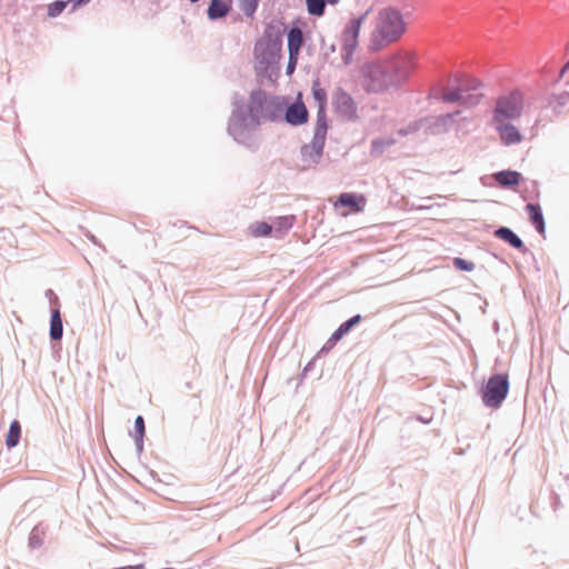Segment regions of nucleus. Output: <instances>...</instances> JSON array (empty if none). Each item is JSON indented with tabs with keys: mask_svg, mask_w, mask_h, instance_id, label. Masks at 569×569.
Returning a JSON list of instances; mask_svg holds the SVG:
<instances>
[{
	"mask_svg": "<svg viewBox=\"0 0 569 569\" xmlns=\"http://www.w3.org/2000/svg\"><path fill=\"white\" fill-rule=\"evenodd\" d=\"M406 22L400 11L392 8L381 10L375 21L371 32L369 48L372 51L398 41L406 32Z\"/></svg>",
	"mask_w": 569,
	"mask_h": 569,
	"instance_id": "nucleus-1",
	"label": "nucleus"
},
{
	"mask_svg": "<svg viewBox=\"0 0 569 569\" xmlns=\"http://www.w3.org/2000/svg\"><path fill=\"white\" fill-rule=\"evenodd\" d=\"M281 46V37L273 27L268 26L254 46L256 69L273 70L280 60Z\"/></svg>",
	"mask_w": 569,
	"mask_h": 569,
	"instance_id": "nucleus-2",
	"label": "nucleus"
},
{
	"mask_svg": "<svg viewBox=\"0 0 569 569\" xmlns=\"http://www.w3.org/2000/svg\"><path fill=\"white\" fill-rule=\"evenodd\" d=\"M280 112V106L274 98L268 97L262 91L251 94L249 114L253 123L274 120Z\"/></svg>",
	"mask_w": 569,
	"mask_h": 569,
	"instance_id": "nucleus-3",
	"label": "nucleus"
},
{
	"mask_svg": "<svg viewBox=\"0 0 569 569\" xmlns=\"http://www.w3.org/2000/svg\"><path fill=\"white\" fill-rule=\"evenodd\" d=\"M508 390L509 381L507 375L499 373L490 377L483 390V403L491 408L499 407L507 397Z\"/></svg>",
	"mask_w": 569,
	"mask_h": 569,
	"instance_id": "nucleus-4",
	"label": "nucleus"
},
{
	"mask_svg": "<svg viewBox=\"0 0 569 569\" xmlns=\"http://www.w3.org/2000/svg\"><path fill=\"white\" fill-rule=\"evenodd\" d=\"M422 68H425V66L421 63L420 58L411 50H399L390 54L386 59L385 64V69L389 71H411Z\"/></svg>",
	"mask_w": 569,
	"mask_h": 569,
	"instance_id": "nucleus-5",
	"label": "nucleus"
},
{
	"mask_svg": "<svg viewBox=\"0 0 569 569\" xmlns=\"http://www.w3.org/2000/svg\"><path fill=\"white\" fill-rule=\"evenodd\" d=\"M521 98L518 93H511L498 100L495 110L493 122H505L507 119H515L520 116Z\"/></svg>",
	"mask_w": 569,
	"mask_h": 569,
	"instance_id": "nucleus-6",
	"label": "nucleus"
},
{
	"mask_svg": "<svg viewBox=\"0 0 569 569\" xmlns=\"http://www.w3.org/2000/svg\"><path fill=\"white\" fill-rule=\"evenodd\" d=\"M332 104L336 113L348 121L358 119L357 106L352 97L346 91L338 89L332 96Z\"/></svg>",
	"mask_w": 569,
	"mask_h": 569,
	"instance_id": "nucleus-7",
	"label": "nucleus"
},
{
	"mask_svg": "<svg viewBox=\"0 0 569 569\" xmlns=\"http://www.w3.org/2000/svg\"><path fill=\"white\" fill-rule=\"evenodd\" d=\"M367 204V198L361 193L345 192L341 193L338 199L333 202L335 209L346 207L349 210L341 212L343 217L350 213L361 212Z\"/></svg>",
	"mask_w": 569,
	"mask_h": 569,
	"instance_id": "nucleus-8",
	"label": "nucleus"
},
{
	"mask_svg": "<svg viewBox=\"0 0 569 569\" xmlns=\"http://www.w3.org/2000/svg\"><path fill=\"white\" fill-rule=\"evenodd\" d=\"M303 44V34L301 29L292 28L288 33L289 61L287 71H293L297 66L298 56Z\"/></svg>",
	"mask_w": 569,
	"mask_h": 569,
	"instance_id": "nucleus-9",
	"label": "nucleus"
},
{
	"mask_svg": "<svg viewBox=\"0 0 569 569\" xmlns=\"http://www.w3.org/2000/svg\"><path fill=\"white\" fill-rule=\"evenodd\" d=\"M391 76L392 73H363L361 82L368 92H379L387 87Z\"/></svg>",
	"mask_w": 569,
	"mask_h": 569,
	"instance_id": "nucleus-10",
	"label": "nucleus"
},
{
	"mask_svg": "<svg viewBox=\"0 0 569 569\" xmlns=\"http://www.w3.org/2000/svg\"><path fill=\"white\" fill-rule=\"evenodd\" d=\"M495 123L496 129L499 132L500 139L505 144L510 146L519 143L522 140L519 130L515 126L505 122Z\"/></svg>",
	"mask_w": 569,
	"mask_h": 569,
	"instance_id": "nucleus-11",
	"label": "nucleus"
},
{
	"mask_svg": "<svg viewBox=\"0 0 569 569\" xmlns=\"http://www.w3.org/2000/svg\"><path fill=\"white\" fill-rule=\"evenodd\" d=\"M286 120L293 126L308 121V111L303 103H293L286 111Z\"/></svg>",
	"mask_w": 569,
	"mask_h": 569,
	"instance_id": "nucleus-12",
	"label": "nucleus"
},
{
	"mask_svg": "<svg viewBox=\"0 0 569 569\" xmlns=\"http://www.w3.org/2000/svg\"><path fill=\"white\" fill-rule=\"evenodd\" d=\"M328 131L327 113L326 110H318L317 123L315 128V136L312 143L318 147H322Z\"/></svg>",
	"mask_w": 569,
	"mask_h": 569,
	"instance_id": "nucleus-13",
	"label": "nucleus"
},
{
	"mask_svg": "<svg viewBox=\"0 0 569 569\" xmlns=\"http://www.w3.org/2000/svg\"><path fill=\"white\" fill-rule=\"evenodd\" d=\"M360 26L361 19H353L346 27L343 31V41L346 47L353 48L356 46Z\"/></svg>",
	"mask_w": 569,
	"mask_h": 569,
	"instance_id": "nucleus-14",
	"label": "nucleus"
},
{
	"mask_svg": "<svg viewBox=\"0 0 569 569\" xmlns=\"http://www.w3.org/2000/svg\"><path fill=\"white\" fill-rule=\"evenodd\" d=\"M526 210L529 214L531 223L535 226L537 231L540 234H543L546 231V226L540 207L538 204L529 203L527 204Z\"/></svg>",
	"mask_w": 569,
	"mask_h": 569,
	"instance_id": "nucleus-15",
	"label": "nucleus"
},
{
	"mask_svg": "<svg viewBox=\"0 0 569 569\" xmlns=\"http://www.w3.org/2000/svg\"><path fill=\"white\" fill-rule=\"evenodd\" d=\"M496 237L508 242L511 247L522 250L525 244L522 240L509 228L501 227L495 232Z\"/></svg>",
	"mask_w": 569,
	"mask_h": 569,
	"instance_id": "nucleus-16",
	"label": "nucleus"
},
{
	"mask_svg": "<svg viewBox=\"0 0 569 569\" xmlns=\"http://www.w3.org/2000/svg\"><path fill=\"white\" fill-rule=\"evenodd\" d=\"M496 181L503 187L516 186L521 180V174L517 171L505 170L495 174Z\"/></svg>",
	"mask_w": 569,
	"mask_h": 569,
	"instance_id": "nucleus-17",
	"label": "nucleus"
},
{
	"mask_svg": "<svg viewBox=\"0 0 569 569\" xmlns=\"http://www.w3.org/2000/svg\"><path fill=\"white\" fill-rule=\"evenodd\" d=\"M361 317L359 315L350 318L348 321L343 322L330 337L329 341L332 343L338 342L346 333L349 332V330L360 322Z\"/></svg>",
	"mask_w": 569,
	"mask_h": 569,
	"instance_id": "nucleus-18",
	"label": "nucleus"
},
{
	"mask_svg": "<svg viewBox=\"0 0 569 569\" xmlns=\"http://www.w3.org/2000/svg\"><path fill=\"white\" fill-rule=\"evenodd\" d=\"M62 320L60 316V311L58 309H54L51 312V320H50V337L52 340H59L62 337Z\"/></svg>",
	"mask_w": 569,
	"mask_h": 569,
	"instance_id": "nucleus-19",
	"label": "nucleus"
},
{
	"mask_svg": "<svg viewBox=\"0 0 569 569\" xmlns=\"http://www.w3.org/2000/svg\"><path fill=\"white\" fill-rule=\"evenodd\" d=\"M228 11L229 8L222 0H211L208 8V16L210 19H218L224 17Z\"/></svg>",
	"mask_w": 569,
	"mask_h": 569,
	"instance_id": "nucleus-20",
	"label": "nucleus"
},
{
	"mask_svg": "<svg viewBox=\"0 0 569 569\" xmlns=\"http://www.w3.org/2000/svg\"><path fill=\"white\" fill-rule=\"evenodd\" d=\"M273 230V227L264 221H257L249 227V233L253 238L267 237Z\"/></svg>",
	"mask_w": 569,
	"mask_h": 569,
	"instance_id": "nucleus-21",
	"label": "nucleus"
},
{
	"mask_svg": "<svg viewBox=\"0 0 569 569\" xmlns=\"http://www.w3.org/2000/svg\"><path fill=\"white\" fill-rule=\"evenodd\" d=\"M21 436V426L18 420L11 422L9 431L6 437V445L8 448H13L18 445Z\"/></svg>",
	"mask_w": 569,
	"mask_h": 569,
	"instance_id": "nucleus-22",
	"label": "nucleus"
},
{
	"mask_svg": "<svg viewBox=\"0 0 569 569\" xmlns=\"http://www.w3.org/2000/svg\"><path fill=\"white\" fill-rule=\"evenodd\" d=\"M293 222H295L293 216H283V217L276 218L273 221V224H271V226L273 227V230L276 231V233L281 234V233L287 232L289 229H291V227L293 226Z\"/></svg>",
	"mask_w": 569,
	"mask_h": 569,
	"instance_id": "nucleus-23",
	"label": "nucleus"
},
{
	"mask_svg": "<svg viewBox=\"0 0 569 569\" xmlns=\"http://www.w3.org/2000/svg\"><path fill=\"white\" fill-rule=\"evenodd\" d=\"M313 99L318 104V110H326L327 106V92L320 87L319 81H315L312 86Z\"/></svg>",
	"mask_w": 569,
	"mask_h": 569,
	"instance_id": "nucleus-24",
	"label": "nucleus"
},
{
	"mask_svg": "<svg viewBox=\"0 0 569 569\" xmlns=\"http://www.w3.org/2000/svg\"><path fill=\"white\" fill-rule=\"evenodd\" d=\"M307 11L310 16L321 17L325 13V0H306Z\"/></svg>",
	"mask_w": 569,
	"mask_h": 569,
	"instance_id": "nucleus-25",
	"label": "nucleus"
},
{
	"mask_svg": "<svg viewBox=\"0 0 569 569\" xmlns=\"http://www.w3.org/2000/svg\"><path fill=\"white\" fill-rule=\"evenodd\" d=\"M481 94H468L467 90L465 89H458L455 97H449L450 100L457 99L461 100L463 103H477L479 101Z\"/></svg>",
	"mask_w": 569,
	"mask_h": 569,
	"instance_id": "nucleus-26",
	"label": "nucleus"
},
{
	"mask_svg": "<svg viewBox=\"0 0 569 569\" xmlns=\"http://www.w3.org/2000/svg\"><path fill=\"white\" fill-rule=\"evenodd\" d=\"M259 1L260 0H240V9L246 16L251 17L257 10Z\"/></svg>",
	"mask_w": 569,
	"mask_h": 569,
	"instance_id": "nucleus-27",
	"label": "nucleus"
},
{
	"mask_svg": "<svg viewBox=\"0 0 569 569\" xmlns=\"http://www.w3.org/2000/svg\"><path fill=\"white\" fill-rule=\"evenodd\" d=\"M134 429L137 432V441L141 445L144 436V421L141 416H138L134 420Z\"/></svg>",
	"mask_w": 569,
	"mask_h": 569,
	"instance_id": "nucleus-28",
	"label": "nucleus"
},
{
	"mask_svg": "<svg viewBox=\"0 0 569 569\" xmlns=\"http://www.w3.org/2000/svg\"><path fill=\"white\" fill-rule=\"evenodd\" d=\"M453 266L459 269V270H463V271H472L475 266L472 262H469L462 258H455L453 259Z\"/></svg>",
	"mask_w": 569,
	"mask_h": 569,
	"instance_id": "nucleus-29",
	"label": "nucleus"
},
{
	"mask_svg": "<svg viewBox=\"0 0 569 569\" xmlns=\"http://www.w3.org/2000/svg\"><path fill=\"white\" fill-rule=\"evenodd\" d=\"M326 3H329V4H337L340 0H325Z\"/></svg>",
	"mask_w": 569,
	"mask_h": 569,
	"instance_id": "nucleus-30",
	"label": "nucleus"
},
{
	"mask_svg": "<svg viewBox=\"0 0 569 569\" xmlns=\"http://www.w3.org/2000/svg\"><path fill=\"white\" fill-rule=\"evenodd\" d=\"M569 70V61L563 66V68L561 69L562 72H566Z\"/></svg>",
	"mask_w": 569,
	"mask_h": 569,
	"instance_id": "nucleus-31",
	"label": "nucleus"
}]
</instances>
